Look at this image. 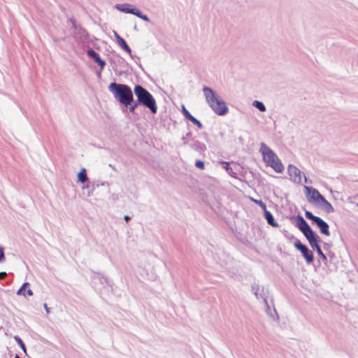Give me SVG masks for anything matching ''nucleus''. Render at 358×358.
<instances>
[{"label": "nucleus", "mask_w": 358, "mask_h": 358, "mask_svg": "<svg viewBox=\"0 0 358 358\" xmlns=\"http://www.w3.org/2000/svg\"><path fill=\"white\" fill-rule=\"evenodd\" d=\"M357 206H358V203H357Z\"/></svg>", "instance_id": "nucleus-36"}, {"label": "nucleus", "mask_w": 358, "mask_h": 358, "mask_svg": "<svg viewBox=\"0 0 358 358\" xmlns=\"http://www.w3.org/2000/svg\"><path fill=\"white\" fill-rule=\"evenodd\" d=\"M294 247L302 253L308 264L313 262L314 257L312 252L306 245L302 244L300 241L294 243Z\"/></svg>", "instance_id": "nucleus-9"}, {"label": "nucleus", "mask_w": 358, "mask_h": 358, "mask_svg": "<svg viewBox=\"0 0 358 358\" xmlns=\"http://www.w3.org/2000/svg\"><path fill=\"white\" fill-rule=\"evenodd\" d=\"M7 275V273L6 272H1L0 273V280L4 278Z\"/></svg>", "instance_id": "nucleus-32"}, {"label": "nucleus", "mask_w": 358, "mask_h": 358, "mask_svg": "<svg viewBox=\"0 0 358 358\" xmlns=\"http://www.w3.org/2000/svg\"><path fill=\"white\" fill-rule=\"evenodd\" d=\"M317 206L327 213H332L334 210L332 205L328 201H327L324 197H323V199Z\"/></svg>", "instance_id": "nucleus-16"}, {"label": "nucleus", "mask_w": 358, "mask_h": 358, "mask_svg": "<svg viewBox=\"0 0 358 358\" xmlns=\"http://www.w3.org/2000/svg\"><path fill=\"white\" fill-rule=\"evenodd\" d=\"M29 286V283L26 282L22 284V285L19 288V289L17 291L16 294L18 296H26V294L28 296H33L34 293L31 289H26L27 287Z\"/></svg>", "instance_id": "nucleus-15"}, {"label": "nucleus", "mask_w": 358, "mask_h": 358, "mask_svg": "<svg viewBox=\"0 0 358 358\" xmlns=\"http://www.w3.org/2000/svg\"><path fill=\"white\" fill-rule=\"evenodd\" d=\"M264 213L265 218L268 224H270L271 226L274 227H278V224L274 221L273 215L271 214V213L270 211H268V210H267V209H266V211H264Z\"/></svg>", "instance_id": "nucleus-17"}, {"label": "nucleus", "mask_w": 358, "mask_h": 358, "mask_svg": "<svg viewBox=\"0 0 358 358\" xmlns=\"http://www.w3.org/2000/svg\"><path fill=\"white\" fill-rule=\"evenodd\" d=\"M251 200L254 203H255L256 204L259 206L264 211H266V204L264 202H262L261 200H257V199H253V198H251Z\"/></svg>", "instance_id": "nucleus-25"}, {"label": "nucleus", "mask_w": 358, "mask_h": 358, "mask_svg": "<svg viewBox=\"0 0 358 358\" xmlns=\"http://www.w3.org/2000/svg\"><path fill=\"white\" fill-rule=\"evenodd\" d=\"M87 55L98 64L101 70H103L106 66V62L101 59L98 53H96L94 50L90 49L87 51Z\"/></svg>", "instance_id": "nucleus-14"}, {"label": "nucleus", "mask_w": 358, "mask_h": 358, "mask_svg": "<svg viewBox=\"0 0 358 358\" xmlns=\"http://www.w3.org/2000/svg\"><path fill=\"white\" fill-rule=\"evenodd\" d=\"M14 339L15 340V341L18 343V345H20V347L22 348V350H23V352L24 353L27 352L26 351V348H25V345L22 341V340L18 337V336H15L14 337Z\"/></svg>", "instance_id": "nucleus-24"}, {"label": "nucleus", "mask_w": 358, "mask_h": 358, "mask_svg": "<svg viewBox=\"0 0 358 358\" xmlns=\"http://www.w3.org/2000/svg\"><path fill=\"white\" fill-rule=\"evenodd\" d=\"M287 173L289 179L294 183L300 184L302 182V177L303 176L304 180L306 182L307 178L304 173H303L296 166L289 164L287 166Z\"/></svg>", "instance_id": "nucleus-5"}, {"label": "nucleus", "mask_w": 358, "mask_h": 358, "mask_svg": "<svg viewBox=\"0 0 358 358\" xmlns=\"http://www.w3.org/2000/svg\"><path fill=\"white\" fill-rule=\"evenodd\" d=\"M252 106L254 107H255L256 108H257L259 110H260L261 112H264L266 111V106H264V104L263 103V102L262 101H257V100H255V101H252Z\"/></svg>", "instance_id": "nucleus-19"}, {"label": "nucleus", "mask_w": 358, "mask_h": 358, "mask_svg": "<svg viewBox=\"0 0 358 358\" xmlns=\"http://www.w3.org/2000/svg\"><path fill=\"white\" fill-rule=\"evenodd\" d=\"M203 92L206 103L215 113L224 115L228 113L229 108L226 103L215 91L206 86L203 87Z\"/></svg>", "instance_id": "nucleus-1"}, {"label": "nucleus", "mask_w": 358, "mask_h": 358, "mask_svg": "<svg viewBox=\"0 0 358 358\" xmlns=\"http://www.w3.org/2000/svg\"><path fill=\"white\" fill-rule=\"evenodd\" d=\"M296 226L301 230V231L303 234L306 239L310 238L313 235H315V232L311 229L309 224L307 222L303 219V217L301 215H298L296 217Z\"/></svg>", "instance_id": "nucleus-7"}, {"label": "nucleus", "mask_w": 358, "mask_h": 358, "mask_svg": "<svg viewBox=\"0 0 358 358\" xmlns=\"http://www.w3.org/2000/svg\"><path fill=\"white\" fill-rule=\"evenodd\" d=\"M195 166L201 169H204V163L202 161H196L195 163Z\"/></svg>", "instance_id": "nucleus-30"}, {"label": "nucleus", "mask_w": 358, "mask_h": 358, "mask_svg": "<svg viewBox=\"0 0 358 358\" xmlns=\"http://www.w3.org/2000/svg\"><path fill=\"white\" fill-rule=\"evenodd\" d=\"M306 195L308 201L315 205H317L323 199V196L318 192L317 189L313 187L304 186Z\"/></svg>", "instance_id": "nucleus-6"}, {"label": "nucleus", "mask_w": 358, "mask_h": 358, "mask_svg": "<svg viewBox=\"0 0 358 358\" xmlns=\"http://www.w3.org/2000/svg\"><path fill=\"white\" fill-rule=\"evenodd\" d=\"M5 260L4 249L0 245V262H3Z\"/></svg>", "instance_id": "nucleus-28"}, {"label": "nucleus", "mask_w": 358, "mask_h": 358, "mask_svg": "<svg viewBox=\"0 0 358 358\" xmlns=\"http://www.w3.org/2000/svg\"><path fill=\"white\" fill-rule=\"evenodd\" d=\"M124 219L127 221L130 219V217L128 215H125Z\"/></svg>", "instance_id": "nucleus-34"}, {"label": "nucleus", "mask_w": 358, "mask_h": 358, "mask_svg": "<svg viewBox=\"0 0 358 358\" xmlns=\"http://www.w3.org/2000/svg\"><path fill=\"white\" fill-rule=\"evenodd\" d=\"M187 119L189 121H191L193 124L196 125L199 129H201L203 127V125L201 123V122L198 120L196 118H195L193 115H191Z\"/></svg>", "instance_id": "nucleus-23"}, {"label": "nucleus", "mask_w": 358, "mask_h": 358, "mask_svg": "<svg viewBox=\"0 0 358 358\" xmlns=\"http://www.w3.org/2000/svg\"><path fill=\"white\" fill-rule=\"evenodd\" d=\"M252 290L256 298L257 299H262L264 301L265 306L268 308V304L267 301L268 294V289L265 288L262 285L255 284L252 286Z\"/></svg>", "instance_id": "nucleus-8"}, {"label": "nucleus", "mask_w": 358, "mask_h": 358, "mask_svg": "<svg viewBox=\"0 0 358 358\" xmlns=\"http://www.w3.org/2000/svg\"><path fill=\"white\" fill-rule=\"evenodd\" d=\"M113 34L117 41V43L122 38L115 31H113Z\"/></svg>", "instance_id": "nucleus-31"}, {"label": "nucleus", "mask_w": 358, "mask_h": 358, "mask_svg": "<svg viewBox=\"0 0 358 358\" xmlns=\"http://www.w3.org/2000/svg\"><path fill=\"white\" fill-rule=\"evenodd\" d=\"M134 15L137 16L138 17L142 19L145 22H150L149 17L146 15L143 14L142 12L138 8H136Z\"/></svg>", "instance_id": "nucleus-21"}, {"label": "nucleus", "mask_w": 358, "mask_h": 358, "mask_svg": "<svg viewBox=\"0 0 358 358\" xmlns=\"http://www.w3.org/2000/svg\"><path fill=\"white\" fill-rule=\"evenodd\" d=\"M221 163L224 165V168L227 171L229 175H230L232 177H235V173L233 172L232 169L230 167L229 164L226 162H222Z\"/></svg>", "instance_id": "nucleus-22"}, {"label": "nucleus", "mask_w": 358, "mask_h": 358, "mask_svg": "<svg viewBox=\"0 0 358 358\" xmlns=\"http://www.w3.org/2000/svg\"><path fill=\"white\" fill-rule=\"evenodd\" d=\"M115 8L120 12L124 13H130L134 15L136 8L131 7V5L129 3H120L115 6Z\"/></svg>", "instance_id": "nucleus-13"}, {"label": "nucleus", "mask_w": 358, "mask_h": 358, "mask_svg": "<svg viewBox=\"0 0 358 358\" xmlns=\"http://www.w3.org/2000/svg\"><path fill=\"white\" fill-rule=\"evenodd\" d=\"M315 223L317 226V227L320 229V231L322 234H323L326 236H329V234H330L329 230V224L326 222H324L320 217H318L315 220Z\"/></svg>", "instance_id": "nucleus-12"}, {"label": "nucleus", "mask_w": 358, "mask_h": 358, "mask_svg": "<svg viewBox=\"0 0 358 358\" xmlns=\"http://www.w3.org/2000/svg\"><path fill=\"white\" fill-rule=\"evenodd\" d=\"M91 195L90 192H88L87 196H90Z\"/></svg>", "instance_id": "nucleus-35"}, {"label": "nucleus", "mask_w": 358, "mask_h": 358, "mask_svg": "<svg viewBox=\"0 0 358 358\" xmlns=\"http://www.w3.org/2000/svg\"><path fill=\"white\" fill-rule=\"evenodd\" d=\"M43 307H44V308H45V310L46 313H47V314H48V313H50V309H49V308L48 307L47 304H46V303H44V304H43Z\"/></svg>", "instance_id": "nucleus-33"}, {"label": "nucleus", "mask_w": 358, "mask_h": 358, "mask_svg": "<svg viewBox=\"0 0 358 358\" xmlns=\"http://www.w3.org/2000/svg\"><path fill=\"white\" fill-rule=\"evenodd\" d=\"M138 104L139 103L137 101V102L134 103V104L131 103V105H129V111L131 113H134V110L136 109V108L138 106Z\"/></svg>", "instance_id": "nucleus-29"}, {"label": "nucleus", "mask_w": 358, "mask_h": 358, "mask_svg": "<svg viewBox=\"0 0 358 358\" xmlns=\"http://www.w3.org/2000/svg\"><path fill=\"white\" fill-rule=\"evenodd\" d=\"M305 215H306V217L308 219L311 220H312V221H313L314 222H315V220L319 217H317V216L314 215L311 212L308 211V210H306V212H305Z\"/></svg>", "instance_id": "nucleus-26"}, {"label": "nucleus", "mask_w": 358, "mask_h": 358, "mask_svg": "<svg viewBox=\"0 0 358 358\" xmlns=\"http://www.w3.org/2000/svg\"><path fill=\"white\" fill-rule=\"evenodd\" d=\"M108 90L114 97L125 106L127 107L134 102L132 90L128 85L111 83L108 85Z\"/></svg>", "instance_id": "nucleus-2"}, {"label": "nucleus", "mask_w": 358, "mask_h": 358, "mask_svg": "<svg viewBox=\"0 0 358 358\" xmlns=\"http://www.w3.org/2000/svg\"><path fill=\"white\" fill-rule=\"evenodd\" d=\"M182 111L184 116L187 119L191 115V113L187 110V108L185 107L184 105H182Z\"/></svg>", "instance_id": "nucleus-27"}, {"label": "nucleus", "mask_w": 358, "mask_h": 358, "mask_svg": "<svg viewBox=\"0 0 358 358\" xmlns=\"http://www.w3.org/2000/svg\"><path fill=\"white\" fill-rule=\"evenodd\" d=\"M79 182L84 183L88 180V177L86 174V169L83 168L77 175Z\"/></svg>", "instance_id": "nucleus-18"}, {"label": "nucleus", "mask_w": 358, "mask_h": 358, "mask_svg": "<svg viewBox=\"0 0 358 358\" xmlns=\"http://www.w3.org/2000/svg\"><path fill=\"white\" fill-rule=\"evenodd\" d=\"M119 45L124 49L126 52H127L129 54L131 53V49L129 48V46L127 45L126 41L122 38L120 41L117 42Z\"/></svg>", "instance_id": "nucleus-20"}, {"label": "nucleus", "mask_w": 358, "mask_h": 358, "mask_svg": "<svg viewBox=\"0 0 358 358\" xmlns=\"http://www.w3.org/2000/svg\"><path fill=\"white\" fill-rule=\"evenodd\" d=\"M259 152L264 162L276 173H282L284 166L278 155L264 143H260Z\"/></svg>", "instance_id": "nucleus-3"}, {"label": "nucleus", "mask_w": 358, "mask_h": 358, "mask_svg": "<svg viewBox=\"0 0 358 358\" xmlns=\"http://www.w3.org/2000/svg\"><path fill=\"white\" fill-rule=\"evenodd\" d=\"M307 240H308L310 245L311 246V248L313 250H316V251H317V254L320 255V257L323 260H326L327 257L322 252V251L319 245V242L320 241V237L317 235L315 234L313 236H311L310 238H308Z\"/></svg>", "instance_id": "nucleus-11"}, {"label": "nucleus", "mask_w": 358, "mask_h": 358, "mask_svg": "<svg viewBox=\"0 0 358 358\" xmlns=\"http://www.w3.org/2000/svg\"><path fill=\"white\" fill-rule=\"evenodd\" d=\"M160 261L156 257H152L149 262H148L145 266L144 268L147 273V275L150 277H155L156 275V271L157 267L160 264Z\"/></svg>", "instance_id": "nucleus-10"}, {"label": "nucleus", "mask_w": 358, "mask_h": 358, "mask_svg": "<svg viewBox=\"0 0 358 358\" xmlns=\"http://www.w3.org/2000/svg\"><path fill=\"white\" fill-rule=\"evenodd\" d=\"M134 93L137 98L138 103L143 105L150 110L152 113H156L157 106L153 96L141 85H135Z\"/></svg>", "instance_id": "nucleus-4"}]
</instances>
